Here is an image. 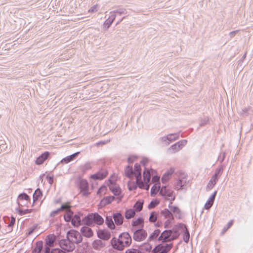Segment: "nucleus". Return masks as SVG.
I'll list each match as a JSON object with an SVG mask.
<instances>
[{
    "label": "nucleus",
    "instance_id": "1",
    "mask_svg": "<svg viewBox=\"0 0 253 253\" xmlns=\"http://www.w3.org/2000/svg\"><path fill=\"white\" fill-rule=\"evenodd\" d=\"M184 226L183 223H179L175 225L171 230H166L159 236L158 240L162 242H168L177 239L179 236L180 228Z\"/></svg>",
    "mask_w": 253,
    "mask_h": 253
},
{
    "label": "nucleus",
    "instance_id": "2",
    "mask_svg": "<svg viewBox=\"0 0 253 253\" xmlns=\"http://www.w3.org/2000/svg\"><path fill=\"white\" fill-rule=\"evenodd\" d=\"M82 222L86 225H91L93 223L100 225L104 223L103 218L98 213H91L88 214L82 219Z\"/></svg>",
    "mask_w": 253,
    "mask_h": 253
},
{
    "label": "nucleus",
    "instance_id": "3",
    "mask_svg": "<svg viewBox=\"0 0 253 253\" xmlns=\"http://www.w3.org/2000/svg\"><path fill=\"white\" fill-rule=\"evenodd\" d=\"M222 172L223 168L222 166L216 169L214 174L212 175L208 183L207 188V189L209 188V189H211L213 187L218 180L219 177L222 175Z\"/></svg>",
    "mask_w": 253,
    "mask_h": 253
},
{
    "label": "nucleus",
    "instance_id": "4",
    "mask_svg": "<svg viewBox=\"0 0 253 253\" xmlns=\"http://www.w3.org/2000/svg\"><path fill=\"white\" fill-rule=\"evenodd\" d=\"M67 238L70 240L74 244L81 243L83 240L80 233L74 230H71L67 232Z\"/></svg>",
    "mask_w": 253,
    "mask_h": 253
},
{
    "label": "nucleus",
    "instance_id": "5",
    "mask_svg": "<svg viewBox=\"0 0 253 253\" xmlns=\"http://www.w3.org/2000/svg\"><path fill=\"white\" fill-rule=\"evenodd\" d=\"M133 231V239L137 242L144 240L147 236V233L143 228L131 229Z\"/></svg>",
    "mask_w": 253,
    "mask_h": 253
},
{
    "label": "nucleus",
    "instance_id": "6",
    "mask_svg": "<svg viewBox=\"0 0 253 253\" xmlns=\"http://www.w3.org/2000/svg\"><path fill=\"white\" fill-rule=\"evenodd\" d=\"M59 245L62 249L66 252H72L75 249V244L68 238L60 240Z\"/></svg>",
    "mask_w": 253,
    "mask_h": 253
},
{
    "label": "nucleus",
    "instance_id": "7",
    "mask_svg": "<svg viewBox=\"0 0 253 253\" xmlns=\"http://www.w3.org/2000/svg\"><path fill=\"white\" fill-rule=\"evenodd\" d=\"M173 191L171 189H167L166 186H163L159 190V193L162 196H166L167 200L170 201V202L174 201L175 196H173Z\"/></svg>",
    "mask_w": 253,
    "mask_h": 253
},
{
    "label": "nucleus",
    "instance_id": "8",
    "mask_svg": "<svg viewBox=\"0 0 253 253\" xmlns=\"http://www.w3.org/2000/svg\"><path fill=\"white\" fill-rule=\"evenodd\" d=\"M172 248V244H159L153 250V253H168Z\"/></svg>",
    "mask_w": 253,
    "mask_h": 253
},
{
    "label": "nucleus",
    "instance_id": "9",
    "mask_svg": "<svg viewBox=\"0 0 253 253\" xmlns=\"http://www.w3.org/2000/svg\"><path fill=\"white\" fill-rule=\"evenodd\" d=\"M119 238L120 240H121L120 242H122L125 247H128L130 245L132 239L128 233L124 232L119 235Z\"/></svg>",
    "mask_w": 253,
    "mask_h": 253
},
{
    "label": "nucleus",
    "instance_id": "10",
    "mask_svg": "<svg viewBox=\"0 0 253 253\" xmlns=\"http://www.w3.org/2000/svg\"><path fill=\"white\" fill-rule=\"evenodd\" d=\"M79 188L84 196L87 197L89 195L88 192V184L87 181L85 179H82L80 181Z\"/></svg>",
    "mask_w": 253,
    "mask_h": 253
},
{
    "label": "nucleus",
    "instance_id": "11",
    "mask_svg": "<svg viewBox=\"0 0 253 253\" xmlns=\"http://www.w3.org/2000/svg\"><path fill=\"white\" fill-rule=\"evenodd\" d=\"M180 132L174 133H170L168 134L167 136L162 137L161 138V140L162 142H166L167 140L169 142L167 143V145L169 144V143L173 141H175L179 138Z\"/></svg>",
    "mask_w": 253,
    "mask_h": 253
},
{
    "label": "nucleus",
    "instance_id": "12",
    "mask_svg": "<svg viewBox=\"0 0 253 253\" xmlns=\"http://www.w3.org/2000/svg\"><path fill=\"white\" fill-rule=\"evenodd\" d=\"M120 238H116L115 237L113 238L111 240V244L112 247L117 250L122 251L125 248V246L122 242Z\"/></svg>",
    "mask_w": 253,
    "mask_h": 253
},
{
    "label": "nucleus",
    "instance_id": "13",
    "mask_svg": "<svg viewBox=\"0 0 253 253\" xmlns=\"http://www.w3.org/2000/svg\"><path fill=\"white\" fill-rule=\"evenodd\" d=\"M108 174L106 169H101L97 172L90 175V178L94 180H102L105 178Z\"/></svg>",
    "mask_w": 253,
    "mask_h": 253
},
{
    "label": "nucleus",
    "instance_id": "14",
    "mask_svg": "<svg viewBox=\"0 0 253 253\" xmlns=\"http://www.w3.org/2000/svg\"><path fill=\"white\" fill-rule=\"evenodd\" d=\"M172 201L169 205V208L172 212L173 215H174L175 217L178 219H180L181 217V213L180 209L176 206H171Z\"/></svg>",
    "mask_w": 253,
    "mask_h": 253
},
{
    "label": "nucleus",
    "instance_id": "15",
    "mask_svg": "<svg viewBox=\"0 0 253 253\" xmlns=\"http://www.w3.org/2000/svg\"><path fill=\"white\" fill-rule=\"evenodd\" d=\"M81 215H83L80 212L73 214L71 221L72 224L75 227H78L81 224L82 220L81 219Z\"/></svg>",
    "mask_w": 253,
    "mask_h": 253
},
{
    "label": "nucleus",
    "instance_id": "16",
    "mask_svg": "<svg viewBox=\"0 0 253 253\" xmlns=\"http://www.w3.org/2000/svg\"><path fill=\"white\" fill-rule=\"evenodd\" d=\"M216 194L217 191H215L213 194L209 197V199L204 206V208L206 210H209L213 205Z\"/></svg>",
    "mask_w": 253,
    "mask_h": 253
},
{
    "label": "nucleus",
    "instance_id": "17",
    "mask_svg": "<svg viewBox=\"0 0 253 253\" xmlns=\"http://www.w3.org/2000/svg\"><path fill=\"white\" fill-rule=\"evenodd\" d=\"M97 236L100 239L108 240L110 239L111 234L110 232L107 231L99 230L97 232Z\"/></svg>",
    "mask_w": 253,
    "mask_h": 253
},
{
    "label": "nucleus",
    "instance_id": "18",
    "mask_svg": "<svg viewBox=\"0 0 253 253\" xmlns=\"http://www.w3.org/2000/svg\"><path fill=\"white\" fill-rule=\"evenodd\" d=\"M50 155V153L48 151L44 152L36 160V163L37 165H42L44 162L47 159Z\"/></svg>",
    "mask_w": 253,
    "mask_h": 253
},
{
    "label": "nucleus",
    "instance_id": "19",
    "mask_svg": "<svg viewBox=\"0 0 253 253\" xmlns=\"http://www.w3.org/2000/svg\"><path fill=\"white\" fill-rule=\"evenodd\" d=\"M174 172V169L173 168H170L163 175L162 177V182L163 184H166L169 179L170 176Z\"/></svg>",
    "mask_w": 253,
    "mask_h": 253
},
{
    "label": "nucleus",
    "instance_id": "20",
    "mask_svg": "<svg viewBox=\"0 0 253 253\" xmlns=\"http://www.w3.org/2000/svg\"><path fill=\"white\" fill-rule=\"evenodd\" d=\"M81 232L83 236L90 238L93 236V233L92 229L87 226H83L81 229Z\"/></svg>",
    "mask_w": 253,
    "mask_h": 253
},
{
    "label": "nucleus",
    "instance_id": "21",
    "mask_svg": "<svg viewBox=\"0 0 253 253\" xmlns=\"http://www.w3.org/2000/svg\"><path fill=\"white\" fill-rule=\"evenodd\" d=\"M113 217L117 225H121L123 224L124 217L121 213L116 212L114 213Z\"/></svg>",
    "mask_w": 253,
    "mask_h": 253
},
{
    "label": "nucleus",
    "instance_id": "22",
    "mask_svg": "<svg viewBox=\"0 0 253 253\" xmlns=\"http://www.w3.org/2000/svg\"><path fill=\"white\" fill-rule=\"evenodd\" d=\"M92 246L94 250L99 251L105 246V243L102 240L97 239L93 242Z\"/></svg>",
    "mask_w": 253,
    "mask_h": 253
},
{
    "label": "nucleus",
    "instance_id": "23",
    "mask_svg": "<svg viewBox=\"0 0 253 253\" xmlns=\"http://www.w3.org/2000/svg\"><path fill=\"white\" fill-rule=\"evenodd\" d=\"M134 175L136 178V179L140 180L141 179V168L140 165L136 163L134 166Z\"/></svg>",
    "mask_w": 253,
    "mask_h": 253
},
{
    "label": "nucleus",
    "instance_id": "24",
    "mask_svg": "<svg viewBox=\"0 0 253 253\" xmlns=\"http://www.w3.org/2000/svg\"><path fill=\"white\" fill-rule=\"evenodd\" d=\"M80 152H76L70 156H68L64 158H63L61 161V163L68 164L69 162L74 160L78 155L80 154Z\"/></svg>",
    "mask_w": 253,
    "mask_h": 253
},
{
    "label": "nucleus",
    "instance_id": "25",
    "mask_svg": "<svg viewBox=\"0 0 253 253\" xmlns=\"http://www.w3.org/2000/svg\"><path fill=\"white\" fill-rule=\"evenodd\" d=\"M184 226L182 228H180V230H183V241L186 243H188L189 241V238H190V234L189 232V231L186 227V226L184 224Z\"/></svg>",
    "mask_w": 253,
    "mask_h": 253
},
{
    "label": "nucleus",
    "instance_id": "26",
    "mask_svg": "<svg viewBox=\"0 0 253 253\" xmlns=\"http://www.w3.org/2000/svg\"><path fill=\"white\" fill-rule=\"evenodd\" d=\"M161 214L165 218L174 219V216L170 209H165L161 211Z\"/></svg>",
    "mask_w": 253,
    "mask_h": 253
},
{
    "label": "nucleus",
    "instance_id": "27",
    "mask_svg": "<svg viewBox=\"0 0 253 253\" xmlns=\"http://www.w3.org/2000/svg\"><path fill=\"white\" fill-rule=\"evenodd\" d=\"M114 199L115 197L114 196L105 197L101 200L100 205L102 206H106L110 204Z\"/></svg>",
    "mask_w": 253,
    "mask_h": 253
},
{
    "label": "nucleus",
    "instance_id": "28",
    "mask_svg": "<svg viewBox=\"0 0 253 253\" xmlns=\"http://www.w3.org/2000/svg\"><path fill=\"white\" fill-rule=\"evenodd\" d=\"M144 224V220L142 217H138L136 220L132 222V229H136L135 227L139 225H141V228H143Z\"/></svg>",
    "mask_w": 253,
    "mask_h": 253
},
{
    "label": "nucleus",
    "instance_id": "29",
    "mask_svg": "<svg viewBox=\"0 0 253 253\" xmlns=\"http://www.w3.org/2000/svg\"><path fill=\"white\" fill-rule=\"evenodd\" d=\"M105 222L108 227L110 229H114L115 228V225L112 216H107L106 217Z\"/></svg>",
    "mask_w": 253,
    "mask_h": 253
},
{
    "label": "nucleus",
    "instance_id": "30",
    "mask_svg": "<svg viewBox=\"0 0 253 253\" xmlns=\"http://www.w3.org/2000/svg\"><path fill=\"white\" fill-rule=\"evenodd\" d=\"M43 248V242L42 241H40L36 243V246L34 250L32 251V253H40Z\"/></svg>",
    "mask_w": 253,
    "mask_h": 253
},
{
    "label": "nucleus",
    "instance_id": "31",
    "mask_svg": "<svg viewBox=\"0 0 253 253\" xmlns=\"http://www.w3.org/2000/svg\"><path fill=\"white\" fill-rule=\"evenodd\" d=\"M183 177L182 179H179L175 185V189L177 190L182 189L186 184V179Z\"/></svg>",
    "mask_w": 253,
    "mask_h": 253
},
{
    "label": "nucleus",
    "instance_id": "32",
    "mask_svg": "<svg viewBox=\"0 0 253 253\" xmlns=\"http://www.w3.org/2000/svg\"><path fill=\"white\" fill-rule=\"evenodd\" d=\"M136 182L138 184V186L139 188L142 189H145L146 190H148L149 189V183H147L146 182H143L141 179L140 180L136 179Z\"/></svg>",
    "mask_w": 253,
    "mask_h": 253
},
{
    "label": "nucleus",
    "instance_id": "33",
    "mask_svg": "<svg viewBox=\"0 0 253 253\" xmlns=\"http://www.w3.org/2000/svg\"><path fill=\"white\" fill-rule=\"evenodd\" d=\"M125 174L126 177L131 178L134 174L132 167L128 165L125 169Z\"/></svg>",
    "mask_w": 253,
    "mask_h": 253
},
{
    "label": "nucleus",
    "instance_id": "34",
    "mask_svg": "<svg viewBox=\"0 0 253 253\" xmlns=\"http://www.w3.org/2000/svg\"><path fill=\"white\" fill-rule=\"evenodd\" d=\"M135 215V211L132 209H129L126 211L125 217L127 219H130L134 216Z\"/></svg>",
    "mask_w": 253,
    "mask_h": 253
},
{
    "label": "nucleus",
    "instance_id": "35",
    "mask_svg": "<svg viewBox=\"0 0 253 253\" xmlns=\"http://www.w3.org/2000/svg\"><path fill=\"white\" fill-rule=\"evenodd\" d=\"M42 195V191L40 188L37 189L33 194L34 202L39 200V199Z\"/></svg>",
    "mask_w": 253,
    "mask_h": 253
},
{
    "label": "nucleus",
    "instance_id": "36",
    "mask_svg": "<svg viewBox=\"0 0 253 253\" xmlns=\"http://www.w3.org/2000/svg\"><path fill=\"white\" fill-rule=\"evenodd\" d=\"M73 214L74 212L72 211H68L66 212L64 216L65 221L67 222H71Z\"/></svg>",
    "mask_w": 253,
    "mask_h": 253
},
{
    "label": "nucleus",
    "instance_id": "37",
    "mask_svg": "<svg viewBox=\"0 0 253 253\" xmlns=\"http://www.w3.org/2000/svg\"><path fill=\"white\" fill-rule=\"evenodd\" d=\"M143 202L138 201H137L134 205L133 206V208L134 209V211H135L138 212L140 211L143 208Z\"/></svg>",
    "mask_w": 253,
    "mask_h": 253
},
{
    "label": "nucleus",
    "instance_id": "38",
    "mask_svg": "<svg viewBox=\"0 0 253 253\" xmlns=\"http://www.w3.org/2000/svg\"><path fill=\"white\" fill-rule=\"evenodd\" d=\"M30 198L29 196L25 193H23L19 195L17 198V202H20L22 201H30Z\"/></svg>",
    "mask_w": 253,
    "mask_h": 253
},
{
    "label": "nucleus",
    "instance_id": "39",
    "mask_svg": "<svg viewBox=\"0 0 253 253\" xmlns=\"http://www.w3.org/2000/svg\"><path fill=\"white\" fill-rule=\"evenodd\" d=\"M151 178V174L148 170L145 169L143 171V179L145 182L149 183Z\"/></svg>",
    "mask_w": 253,
    "mask_h": 253
},
{
    "label": "nucleus",
    "instance_id": "40",
    "mask_svg": "<svg viewBox=\"0 0 253 253\" xmlns=\"http://www.w3.org/2000/svg\"><path fill=\"white\" fill-rule=\"evenodd\" d=\"M181 150L180 147L177 144V142L172 145L169 148V150L171 153H175Z\"/></svg>",
    "mask_w": 253,
    "mask_h": 253
},
{
    "label": "nucleus",
    "instance_id": "41",
    "mask_svg": "<svg viewBox=\"0 0 253 253\" xmlns=\"http://www.w3.org/2000/svg\"><path fill=\"white\" fill-rule=\"evenodd\" d=\"M4 221L8 224V227H12L15 223V218L13 216L11 217V220H9L8 217H4Z\"/></svg>",
    "mask_w": 253,
    "mask_h": 253
},
{
    "label": "nucleus",
    "instance_id": "42",
    "mask_svg": "<svg viewBox=\"0 0 253 253\" xmlns=\"http://www.w3.org/2000/svg\"><path fill=\"white\" fill-rule=\"evenodd\" d=\"M158 214L156 211H152L150 213L149 220L150 222H155L157 220Z\"/></svg>",
    "mask_w": 253,
    "mask_h": 253
},
{
    "label": "nucleus",
    "instance_id": "43",
    "mask_svg": "<svg viewBox=\"0 0 253 253\" xmlns=\"http://www.w3.org/2000/svg\"><path fill=\"white\" fill-rule=\"evenodd\" d=\"M112 12H115V14H118L120 15L126 14L127 13L126 9L123 7H121L116 10H114L112 11Z\"/></svg>",
    "mask_w": 253,
    "mask_h": 253
},
{
    "label": "nucleus",
    "instance_id": "44",
    "mask_svg": "<svg viewBox=\"0 0 253 253\" xmlns=\"http://www.w3.org/2000/svg\"><path fill=\"white\" fill-rule=\"evenodd\" d=\"M80 168L81 171L83 172H85L90 169L91 168V166L89 162H87L84 165L81 166Z\"/></svg>",
    "mask_w": 253,
    "mask_h": 253
},
{
    "label": "nucleus",
    "instance_id": "45",
    "mask_svg": "<svg viewBox=\"0 0 253 253\" xmlns=\"http://www.w3.org/2000/svg\"><path fill=\"white\" fill-rule=\"evenodd\" d=\"M109 188L112 192L116 196H119L121 194V190L119 187L110 186Z\"/></svg>",
    "mask_w": 253,
    "mask_h": 253
},
{
    "label": "nucleus",
    "instance_id": "46",
    "mask_svg": "<svg viewBox=\"0 0 253 253\" xmlns=\"http://www.w3.org/2000/svg\"><path fill=\"white\" fill-rule=\"evenodd\" d=\"M161 231L159 229L155 230L153 233L149 236V240H153L156 239L159 235Z\"/></svg>",
    "mask_w": 253,
    "mask_h": 253
},
{
    "label": "nucleus",
    "instance_id": "47",
    "mask_svg": "<svg viewBox=\"0 0 253 253\" xmlns=\"http://www.w3.org/2000/svg\"><path fill=\"white\" fill-rule=\"evenodd\" d=\"M71 206L70 205L69 203H66L63 204H62L60 208H59L60 210V211H65L66 212H68V211H72L70 209Z\"/></svg>",
    "mask_w": 253,
    "mask_h": 253
},
{
    "label": "nucleus",
    "instance_id": "48",
    "mask_svg": "<svg viewBox=\"0 0 253 253\" xmlns=\"http://www.w3.org/2000/svg\"><path fill=\"white\" fill-rule=\"evenodd\" d=\"M32 210H32V209L22 210L21 209L17 208V211H18V213L21 215L30 213L32 211Z\"/></svg>",
    "mask_w": 253,
    "mask_h": 253
},
{
    "label": "nucleus",
    "instance_id": "49",
    "mask_svg": "<svg viewBox=\"0 0 253 253\" xmlns=\"http://www.w3.org/2000/svg\"><path fill=\"white\" fill-rule=\"evenodd\" d=\"M233 221L232 220H230L227 223V224L224 227V228H223V229L221 231V234L222 235H223L227 231V230L233 225Z\"/></svg>",
    "mask_w": 253,
    "mask_h": 253
},
{
    "label": "nucleus",
    "instance_id": "50",
    "mask_svg": "<svg viewBox=\"0 0 253 253\" xmlns=\"http://www.w3.org/2000/svg\"><path fill=\"white\" fill-rule=\"evenodd\" d=\"M54 239L52 237H48L46 241L45 246L49 247H53L54 246Z\"/></svg>",
    "mask_w": 253,
    "mask_h": 253
},
{
    "label": "nucleus",
    "instance_id": "51",
    "mask_svg": "<svg viewBox=\"0 0 253 253\" xmlns=\"http://www.w3.org/2000/svg\"><path fill=\"white\" fill-rule=\"evenodd\" d=\"M159 204V202L155 200V201H152L149 204L148 206V208L149 209H152L154 208L156 206H157Z\"/></svg>",
    "mask_w": 253,
    "mask_h": 253
},
{
    "label": "nucleus",
    "instance_id": "52",
    "mask_svg": "<svg viewBox=\"0 0 253 253\" xmlns=\"http://www.w3.org/2000/svg\"><path fill=\"white\" fill-rule=\"evenodd\" d=\"M112 22L108 19L104 22V27L105 28V30L108 29L111 24H112Z\"/></svg>",
    "mask_w": 253,
    "mask_h": 253
},
{
    "label": "nucleus",
    "instance_id": "53",
    "mask_svg": "<svg viewBox=\"0 0 253 253\" xmlns=\"http://www.w3.org/2000/svg\"><path fill=\"white\" fill-rule=\"evenodd\" d=\"M159 191V189L156 185H153L151 189V194L152 196L156 195Z\"/></svg>",
    "mask_w": 253,
    "mask_h": 253
},
{
    "label": "nucleus",
    "instance_id": "54",
    "mask_svg": "<svg viewBox=\"0 0 253 253\" xmlns=\"http://www.w3.org/2000/svg\"><path fill=\"white\" fill-rule=\"evenodd\" d=\"M125 253H142V252L136 249H127Z\"/></svg>",
    "mask_w": 253,
    "mask_h": 253
},
{
    "label": "nucleus",
    "instance_id": "55",
    "mask_svg": "<svg viewBox=\"0 0 253 253\" xmlns=\"http://www.w3.org/2000/svg\"><path fill=\"white\" fill-rule=\"evenodd\" d=\"M250 108H245L244 109H242L240 112V114L243 116H247L248 115V111L250 110Z\"/></svg>",
    "mask_w": 253,
    "mask_h": 253
},
{
    "label": "nucleus",
    "instance_id": "56",
    "mask_svg": "<svg viewBox=\"0 0 253 253\" xmlns=\"http://www.w3.org/2000/svg\"><path fill=\"white\" fill-rule=\"evenodd\" d=\"M187 141L186 139H183L177 142V144L180 147L181 149L187 144Z\"/></svg>",
    "mask_w": 253,
    "mask_h": 253
},
{
    "label": "nucleus",
    "instance_id": "57",
    "mask_svg": "<svg viewBox=\"0 0 253 253\" xmlns=\"http://www.w3.org/2000/svg\"><path fill=\"white\" fill-rule=\"evenodd\" d=\"M225 156H226L225 152H223V153H220L218 156V160L220 163H222L224 160Z\"/></svg>",
    "mask_w": 253,
    "mask_h": 253
},
{
    "label": "nucleus",
    "instance_id": "58",
    "mask_svg": "<svg viewBox=\"0 0 253 253\" xmlns=\"http://www.w3.org/2000/svg\"><path fill=\"white\" fill-rule=\"evenodd\" d=\"M30 201H22L20 202H17V204L19 207L27 206L29 203Z\"/></svg>",
    "mask_w": 253,
    "mask_h": 253
},
{
    "label": "nucleus",
    "instance_id": "59",
    "mask_svg": "<svg viewBox=\"0 0 253 253\" xmlns=\"http://www.w3.org/2000/svg\"><path fill=\"white\" fill-rule=\"evenodd\" d=\"M50 253H67L66 252L64 251L63 250H61L60 249H52Z\"/></svg>",
    "mask_w": 253,
    "mask_h": 253
},
{
    "label": "nucleus",
    "instance_id": "60",
    "mask_svg": "<svg viewBox=\"0 0 253 253\" xmlns=\"http://www.w3.org/2000/svg\"><path fill=\"white\" fill-rule=\"evenodd\" d=\"M60 210L59 209H58L55 211H52L50 213V216L51 217H54L56 215H57L60 212Z\"/></svg>",
    "mask_w": 253,
    "mask_h": 253
},
{
    "label": "nucleus",
    "instance_id": "61",
    "mask_svg": "<svg viewBox=\"0 0 253 253\" xmlns=\"http://www.w3.org/2000/svg\"><path fill=\"white\" fill-rule=\"evenodd\" d=\"M110 15L109 17V18H108V19L110 20L111 21L113 22V21H114V20L116 18V15L115 13V12H112V11L110 12Z\"/></svg>",
    "mask_w": 253,
    "mask_h": 253
},
{
    "label": "nucleus",
    "instance_id": "62",
    "mask_svg": "<svg viewBox=\"0 0 253 253\" xmlns=\"http://www.w3.org/2000/svg\"><path fill=\"white\" fill-rule=\"evenodd\" d=\"M137 187H138V184H137V182H136L135 183H133L132 185H128V189L129 191L134 190L136 189Z\"/></svg>",
    "mask_w": 253,
    "mask_h": 253
},
{
    "label": "nucleus",
    "instance_id": "63",
    "mask_svg": "<svg viewBox=\"0 0 253 253\" xmlns=\"http://www.w3.org/2000/svg\"><path fill=\"white\" fill-rule=\"evenodd\" d=\"M46 179L47 180L48 183L50 184H52L53 183V176H49L47 175L46 177Z\"/></svg>",
    "mask_w": 253,
    "mask_h": 253
},
{
    "label": "nucleus",
    "instance_id": "64",
    "mask_svg": "<svg viewBox=\"0 0 253 253\" xmlns=\"http://www.w3.org/2000/svg\"><path fill=\"white\" fill-rule=\"evenodd\" d=\"M208 121L209 120L207 118H204V119H203L201 121V122L200 123V126H205V125H206L207 124V123L208 122Z\"/></svg>",
    "mask_w": 253,
    "mask_h": 253
}]
</instances>
